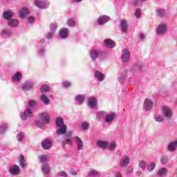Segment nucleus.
I'll return each instance as SVG.
<instances>
[{"label": "nucleus", "instance_id": "16", "mask_svg": "<svg viewBox=\"0 0 177 177\" xmlns=\"http://www.w3.org/2000/svg\"><path fill=\"white\" fill-rule=\"evenodd\" d=\"M42 148L44 150H49L52 148V141L50 140H45L41 142Z\"/></svg>", "mask_w": 177, "mask_h": 177}, {"label": "nucleus", "instance_id": "58", "mask_svg": "<svg viewBox=\"0 0 177 177\" xmlns=\"http://www.w3.org/2000/svg\"><path fill=\"white\" fill-rule=\"evenodd\" d=\"M70 173L73 176H75V175H77V171L75 169H71L70 170Z\"/></svg>", "mask_w": 177, "mask_h": 177}, {"label": "nucleus", "instance_id": "3", "mask_svg": "<svg viewBox=\"0 0 177 177\" xmlns=\"http://www.w3.org/2000/svg\"><path fill=\"white\" fill-rule=\"evenodd\" d=\"M168 30V26L165 24H160L156 28V34L158 35H164L167 34V31Z\"/></svg>", "mask_w": 177, "mask_h": 177}, {"label": "nucleus", "instance_id": "9", "mask_svg": "<svg viewBox=\"0 0 177 177\" xmlns=\"http://www.w3.org/2000/svg\"><path fill=\"white\" fill-rule=\"evenodd\" d=\"M163 114L166 119L171 120L172 118V111L168 106H164L162 108Z\"/></svg>", "mask_w": 177, "mask_h": 177}, {"label": "nucleus", "instance_id": "11", "mask_svg": "<svg viewBox=\"0 0 177 177\" xmlns=\"http://www.w3.org/2000/svg\"><path fill=\"white\" fill-rule=\"evenodd\" d=\"M120 28L122 32H127L128 30V23L127 22L126 20L122 19L120 21Z\"/></svg>", "mask_w": 177, "mask_h": 177}, {"label": "nucleus", "instance_id": "32", "mask_svg": "<svg viewBox=\"0 0 177 177\" xmlns=\"http://www.w3.org/2000/svg\"><path fill=\"white\" fill-rule=\"evenodd\" d=\"M55 125H57V127L64 126V122L63 121V118L62 117H58L56 118Z\"/></svg>", "mask_w": 177, "mask_h": 177}, {"label": "nucleus", "instance_id": "57", "mask_svg": "<svg viewBox=\"0 0 177 177\" xmlns=\"http://www.w3.org/2000/svg\"><path fill=\"white\" fill-rule=\"evenodd\" d=\"M140 3V0H134L133 5V6H138Z\"/></svg>", "mask_w": 177, "mask_h": 177}, {"label": "nucleus", "instance_id": "52", "mask_svg": "<svg viewBox=\"0 0 177 177\" xmlns=\"http://www.w3.org/2000/svg\"><path fill=\"white\" fill-rule=\"evenodd\" d=\"M44 53H45V48L44 47L39 48V50H37L38 56H42Z\"/></svg>", "mask_w": 177, "mask_h": 177}, {"label": "nucleus", "instance_id": "4", "mask_svg": "<svg viewBox=\"0 0 177 177\" xmlns=\"http://www.w3.org/2000/svg\"><path fill=\"white\" fill-rule=\"evenodd\" d=\"M121 60L123 63H128L131 60V53L129 50L123 49L121 53Z\"/></svg>", "mask_w": 177, "mask_h": 177}, {"label": "nucleus", "instance_id": "38", "mask_svg": "<svg viewBox=\"0 0 177 177\" xmlns=\"http://www.w3.org/2000/svg\"><path fill=\"white\" fill-rule=\"evenodd\" d=\"M168 161H169V159L168 158V156H162L160 158V162L163 165H165V164H168Z\"/></svg>", "mask_w": 177, "mask_h": 177}, {"label": "nucleus", "instance_id": "19", "mask_svg": "<svg viewBox=\"0 0 177 177\" xmlns=\"http://www.w3.org/2000/svg\"><path fill=\"white\" fill-rule=\"evenodd\" d=\"M88 104L91 109H95L97 106V100L95 97H90L88 98Z\"/></svg>", "mask_w": 177, "mask_h": 177}, {"label": "nucleus", "instance_id": "60", "mask_svg": "<svg viewBox=\"0 0 177 177\" xmlns=\"http://www.w3.org/2000/svg\"><path fill=\"white\" fill-rule=\"evenodd\" d=\"M64 86H66V88H68V86H71V84H70V82H64Z\"/></svg>", "mask_w": 177, "mask_h": 177}, {"label": "nucleus", "instance_id": "50", "mask_svg": "<svg viewBox=\"0 0 177 177\" xmlns=\"http://www.w3.org/2000/svg\"><path fill=\"white\" fill-rule=\"evenodd\" d=\"M141 15H142V11L140 10V8H138L135 12V16H136V19H140Z\"/></svg>", "mask_w": 177, "mask_h": 177}, {"label": "nucleus", "instance_id": "53", "mask_svg": "<svg viewBox=\"0 0 177 177\" xmlns=\"http://www.w3.org/2000/svg\"><path fill=\"white\" fill-rule=\"evenodd\" d=\"M117 144H115V142H113L109 145V150H114V149H116Z\"/></svg>", "mask_w": 177, "mask_h": 177}, {"label": "nucleus", "instance_id": "41", "mask_svg": "<svg viewBox=\"0 0 177 177\" xmlns=\"http://www.w3.org/2000/svg\"><path fill=\"white\" fill-rule=\"evenodd\" d=\"M156 15L158 17H164L165 15V10H164L163 9L158 10H156Z\"/></svg>", "mask_w": 177, "mask_h": 177}, {"label": "nucleus", "instance_id": "7", "mask_svg": "<svg viewBox=\"0 0 177 177\" xmlns=\"http://www.w3.org/2000/svg\"><path fill=\"white\" fill-rule=\"evenodd\" d=\"M32 118V111L30 107H28L24 112L21 113V120H27V118Z\"/></svg>", "mask_w": 177, "mask_h": 177}, {"label": "nucleus", "instance_id": "56", "mask_svg": "<svg viewBox=\"0 0 177 177\" xmlns=\"http://www.w3.org/2000/svg\"><path fill=\"white\" fill-rule=\"evenodd\" d=\"M58 176L68 177L67 173L64 171H61L58 173Z\"/></svg>", "mask_w": 177, "mask_h": 177}, {"label": "nucleus", "instance_id": "43", "mask_svg": "<svg viewBox=\"0 0 177 177\" xmlns=\"http://www.w3.org/2000/svg\"><path fill=\"white\" fill-rule=\"evenodd\" d=\"M17 139L18 142H23V139H24V134L22 132L19 133L17 135Z\"/></svg>", "mask_w": 177, "mask_h": 177}, {"label": "nucleus", "instance_id": "25", "mask_svg": "<svg viewBox=\"0 0 177 177\" xmlns=\"http://www.w3.org/2000/svg\"><path fill=\"white\" fill-rule=\"evenodd\" d=\"M127 75H128V71L124 69L121 73L119 77L120 82H125V80H127Z\"/></svg>", "mask_w": 177, "mask_h": 177}, {"label": "nucleus", "instance_id": "61", "mask_svg": "<svg viewBox=\"0 0 177 177\" xmlns=\"http://www.w3.org/2000/svg\"><path fill=\"white\" fill-rule=\"evenodd\" d=\"M115 177H122V174L120 171H117L115 174Z\"/></svg>", "mask_w": 177, "mask_h": 177}, {"label": "nucleus", "instance_id": "29", "mask_svg": "<svg viewBox=\"0 0 177 177\" xmlns=\"http://www.w3.org/2000/svg\"><path fill=\"white\" fill-rule=\"evenodd\" d=\"M23 77V75L20 73V72H16L14 75L12 76V81L15 82H19Z\"/></svg>", "mask_w": 177, "mask_h": 177}, {"label": "nucleus", "instance_id": "20", "mask_svg": "<svg viewBox=\"0 0 177 177\" xmlns=\"http://www.w3.org/2000/svg\"><path fill=\"white\" fill-rule=\"evenodd\" d=\"M104 45L106 46L107 48H110L111 49H113L115 46V44H114V41L111 39H106L104 40Z\"/></svg>", "mask_w": 177, "mask_h": 177}, {"label": "nucleus", "instance_id": "48", "mask_svg": "<svg viewBox=\"0 0 177 177\" xmlns=\"http://www.w3.org/2000/svg\"><path fill=\"white\" fill-rule=\"evenodd\" d=\"M10 34H12V32H10V30H3L1 32V35L2 37H9V35H10Z\"/></svg>", "mask_w": 177, "mask_h": 177}, {"label": "nucleus", "instance_id": "35", "mask_svg": "<svg viewBox=\"0 0 177 177\" xmlns=\"http://www.w3.org/2000/svg\"><path fill=\"white\" fill-rule=\"evenodd\" d=\"M76 100L80 103L82 104L84 102H85V95H77L75 96Z\"/></svg>", "mask_w": 177, "mask_h": 177}, {"label": "nucleus", "instance_id": "55", "mask_svg": "<svg viewBox=\"0 0 177 177\" xmlns=\"http://www.w3.org/2000/svg\"><path fill=\"white\" fill-rule=\"evenodd\" d=\"M55 35V32H50L47 34L46 38L48 39H50V38L53 37Z\"/></svg>", "mask_w": 177, "mask_h": 177}, {"label": "nucleus", "instance_id": "14", "mask_svg": "<svg viewBox=\"0 0 177 177\" xmlns=\"http://www.w3.org/2000/svg\"><path fill=\"white\" fill-rule=\"evenodd\" d=\"M100 55L101 53L97 50L93 49L90 51V56L93 62H95V60H96L99 57V56H100Z\"/></svg>", "mask_w": 177, "mask_h": 177}, {"label": "nucleus", "instance_id": "28", "mask_svg": "<svg viewBox=\"0 0 177 177\" xmlns=\"http://www.w3.org/2000/svg\"><path fill=\"white\" fill-rule=\"evenodd\" d=\"M68 35V29L64 28L59 31V37H61L62 39H66V38H67Z\"/></svg>", "mask_w": 177, "mask_h": 177}, {"label": "nucleus", "instance_id": "54", "mask_svg": "<svg viewBox=\"0 0 177 177\" xmlns=\"http://www.w3.org/2000/svg\"><path fill=\"white\" fill-rule=\"evenodd\" d=\"M142 70V65H138L133 67V72L135 73V71H140Z\"/></svg>", "mask_w": 177, "mask_h": 177}, {"label": "nucleus", "instance_id": "27", "mask_svg": "<svg viewBox=\"0 0 177 177\" xmlns=\"http://www.w3.org/2000/svg\"><path fill=\"white\" fill-rule=\"evenodd\" d=\"M95 78H97L100 81V82H102V81H104V75L102 73V72L96 71L94 74Z\"/></svg>", "mask_w": 177, "mask_h": 177}, {"label": "nucleus", "instance_id": "42", "mask_svg": "<svg viewBox=\"0 0 177 177\" xmlns=\"http://www.w3.org/2000/svg\"><path fill=\"white\" fill-rule=\"evenodd\" d=\"M100 175V173L96 170H91L88 172V176H99Z\"/></svg>", "mask_w": 177, "mask_h": 177}, {"label": "nucleus", "instance_id": "22", "mask_svg": "<svg viewBox=\"0 0 177 177\" xmlns=\"http://www.w3.org/2000/svg\"><path fill=\"white\" fill-rule=\"evenodd\" d=\"M19 23L20 22L17 19H10L8 21L7 24H8V26H9V27L15 28V27H17V26H19Z\"/></svg>", "mask_w": 177, "mask_h": 177}, {"label": "nucleus", "instance_id": "18", "mask_svg": "<svg viewBox=\"0 0 177 177\" xmlns=\"http://www.w3.org/2000/svg\"><path fill=\"white\" fill-rule=\"evenodd\" d=\"M153 107V102L150 99H146L144 102L143 109L144 110H151Z\"/></svg>", "mask_w": 177, "mask_h": 177}, {"label": "nucleus", "instance_id": "47", "mask_svg": "<svg viewBox=\"0 0 177 177\" xmlns=\"http://www.w3.org/2000/svg\"><path fill=\"white\" fill-rule=\"evenodd\" d=\"M67 24L69 26V27H74V26H75V21H74V19L71 18L68 19Z\"/></svg>", "mask_w": 177, "mask_h": 177}, {"label": "nucleus", "instance_id": "1", "mask_svg": "<svg viewBox=\"0 0 177 177\" xmlns=\"http://www.w3.org/2000/svg\"><path fill=\"white\" fill-rule=\"evenodd\" d=\"M58 129L56 131L57 135H64L65 139L62 141V147H66V145L73 144V131L67 132V127L66 125L58 127Z\"/></svg>", "mask_w": 177, "mask_h": 177}, {"label": "nucleus", "instance_id": "2", "mask_svg": "<svg viewBox=\"0 0 177 177\" xmlns=\"http://www.w3.org/2000/svg\"><path fill=\"white\" fill-rule=\"evenodd\" d=\"M40 118L41 121V120L35 121V124L39 128H44V127H45V124H49L50 117L48 115V113H41Z\"/></svg>", "mask_w": 177, "mask_h": 177}, {"label": "nucleus", "instance_id": "13", "mask_svg": "<svg viewBox=\"0 0 177 177\" xmlns=\"http://www.w3.org/2000/svg\"><path fill=\"white\" fill-rule=\"evenodd\" d=\"M110 20V17L107 15H102L98 18V24L102 26V24H106Z\"/></svg>", "mask_w": 177, "mask_h": 177}, {"label": "nucleus", "instance_id": "24", "mask_svg": "<svg viewBox=\"0 0 177 177\" xmlns=\"http://www.w3.org/2000/svg\"><path fill=\"white\" fill-rule=\"evenodd\" d=\"M28 13H30V11L28 10V8H23L19 12V17H21V19H24V17H26Z\"/></svg>", "mask_w": 177, "mask_h": 177}, {"label": "nucleus", "instance_id": "33", "mask_svg": "<svg viewBox=\"0 0 177 177\" xmlns=\"http://www.w3.org/2000/svg\"><path fill=\"white\" fill-rule=\"evenodd\" d=\"M39 161L41 164H46V162L48 161V156L47 155H41L38 156Z\"/></svg>", "mask_w": 177, "mask_h": 177}, {"label": "nucleus", "instance_id": "30", "mask_svg": "<svg viewBox=\"0 0 177 177\" xmlns=\"http://www.w3.org/2000/svg\"><path fill=\"white\" fill-rule=\"evenodd\" d=\"M3 17L5 20H10V19L13 17V12H12V11H6L3 15Z\"/></svg>", "mask_w": 177, "mask_h": 177}, {"label": "nucleus", "instance_id": "21", "mask_svg": "<svg viewBox=\"0 0 177 177\" xmlns=\"http://www.w3.org/2000/svg\"><path fill=\"white\" fill-rule=\"evenodd\" d=\"M97 146L103 150H106L109 147V142L102 140L97 141Z\"/></svg>", "mask_w": 177, "mask_h": 177}, {"label": "nucleus", "instance_id": "10", "mask_svg": "<svg viewBox=\"0 0 177 177\" xmlns=\"http://www.w3.org/2000/svg\"><path fill=\"white\" fill-rule=\"evenodd\" d=\"M73 140L77 145V150H84V142L78 136L73 137Z\"/></svg>", "mask_w": 177, "mask_h": 177}, {"label": "nucleus", "instance_id": "8", "mask_svg": "<svg viewBox=\"0 0 177 177\" xmlns=\"http://www.w3.org/2000/svg\"><path fill=\"white\" fill-rule=\"evenodd\" d=\"M131 161V158L129 156H124L120 161V166L122 168H127L128 165H129V162Z\"/></svg>", "mask_w": 177, "mask_h": 177}, {"label": "nucleus", "instance_id": "36", "mask_svg": "<svg viewBox=\"0 0 177 177\" xmlns=\"http://www.w3.org/2000/svg\"><path fill=\"white\" fill-rule=\"evenodd\" d=\"M146 165H147V163L145 160H140L138 162V167L141 168L142 171L146 169Z\"/></svg>", "mask_w": 177, "mask_h": 177}, {"label": "nucleus", "instance_id": "5", "mask_svg": "<svg viewBox=\"0 0 177 177\" xmlns=\"http://www.w3.org/2000/svg\"><path fill=\"white\" fill-rule=\"evenodd\" d=\"M115 119V113L109 112L105 115L104 122L109 125H111Z\"/></svg>", "mask_w": 177, "mask_h": 177}, {"label": "nucleus", "instance_id": "62", "mask_svg": "<svg viewBox=\"0 0 177 177\" xmlns=\"http://www.w3.org/2000/svg\"><path fill=\"white\" fill-rule=\"evenodd\" d=\"M140 37L141 39H145V35L144 34H141L140 35Z\"/></svg>", "mask_w": 177, "mask_h": 177}, {"label": "nucleus", "instance_id": "37", "mask_svg": "<svg viewBox=\"0 0 177 177\" xmlns=\"http://www.w3.org/2000/svg\"><path fill=\"white\" fill-rule=\"evenodd\" d=\"M40 91L41 93H46V92H49L50 91V87L48 86V85H43L40 88Z\"/></svg>", "mask_w": 177, "mask_h": 177}, {"label": "nucleus", "instance_id": "15", "mask_svg": "<svg viewBox=\"0 0 177 177\" xmlns=\"http://www.w3.org/2000/svg\"><path fill=\"white\" fill-rule=\"evenodd\" d=\"M9 172L11 175H19L20 174V167L17 165H13L9 169Z\"/></svg>", "mask_w": 177, "mask_h": 177}, {"label": "nucleus", "instance_id": "40", "mask_svg": "<svg viewBox=\"0 0 177 177\" xmlns=\"http://www.w3.org/2000/svg\"><path fill=\"white\" fill-rule=\"evenodd\" d=\"M6 129H8V124H5L0 125V135H3Z\"/></svg>", "mask_w": 177, "mask_h": 177}, {"label": "nucleus", "instance_id": "12", "mask_svg": "<svg viewBox=\"0 0 177 177\" xmlns=\"http://www.w3.org/2000/svg\"><path fill=\"white\" fill-rule=\"evenodd\" d=\"M34 86V83L31 81H26L24 84L21 86V88L24 91H30V89H32Z\"/></svg>", "mask_w": 177, "mask_h": 177}, {"label": "nucleus", "instance_id": "17", "mask_svg": "<svg viewBox=\"0 0 177 177\" xmlns=\"http://www.w3.org/2000/svg\"><path fill=\"white\" fill-rule=\"evenodd\" d=\"M41 171L44 175H49L50 174V166L48 163H43L41 165Z\"/></svg>", "mask_w": 177, "mask_h": 177}, {"label": "nucleus", "instance_id": "26", "mask_svg": "<svg viewBox=\"0 0 177 177\" xmlns=\"http://www.w3.org/2000/svg\"><path fill=\"white\" fill-rule=\"evenodd\" d=\"M41 101L45 104V106H48V104H50V100H49V97L46 96V95L43 94L40 97Z\"/></svg>", "mask_w": 177, "mask_h": 177}, {"label": "nucleus", "instance_id": "59", "mask_svg": "<svg viewBox=\"0 0 177 177\" xmlns=\"http://www.w3.org/2000/svg\"><path fill=\"white\" fill-rule=\"evenodd\" d=\"M35 20V19L34 17H30L28 18V23H34Z\"/></svg>", "mask_w": 177, "mask_h": 177}, {"label": "nucleus", "instance_id": "49", "mask_svg": "<svg viewBox=\"0 0 177 177\" xmlns=\"http://www.w3.org/2000/svg\"><path fill=\"white\" fill-rule=\"evenodd\" d=\"M154 120L156 122H162L164 121V118L161 115H155Z\"/></svg>", "mask_w": 177, "mask_h": 177}, {"label": "nucleus", "instance_id": "45", "mask_svg": "<svg viewBox=\"0 0 177 177\" xmlns=\"http://www.w3.org/2000/svg\"><path fill=\"white\" fill-rule=\"evenodd\" d=\"M50 30L51 32H55L57 30V24L53 23L50 25Z\"/></svg>", "mask_w": 177, "mask_h": 177}, {"label": "nucleus", "instance_id": "64", "mask_svg": "<svg viewBox=\"0 0 177 177\" xmlns=\"http://www.w3.org/2000/svg\"><path fill=\"white\" fill-rule=\"evenodd\" d=\"M142 2H145V1H147V0H140Z\"/></svg>", "mask_w": 177, "mask_h": 177}, {"label": "nucleus", "instance_id": "46", "mask_svg": "<svg viewBox=\"0 0 177 177\" xmlns=\"http://www.w3.org/2000/svg\"><path fill=\"white\" fill-rule=\"evenodd\" d=\"M80 127L83 131L88 130V128H89V123L88 122H83L80 124Z\"/></svg>", "mask_w": 177, "mask_h": 177}, {"label": "nucleus", "instance_id": "39", "mask_svg": "<svg viewBox=\"0 0 177 177\" xmlns=\"http://www.w3.org/2000/svg\"><path fill=\"white\" fill-rule=\"evenodd\" d=\"M106 114H107V113H106L105 111H100L96 115V118H97V120H99V121H101L102 118L104 117V118H106Z\"/></svg>", "mask_w": 177, "mask_h": 177}, {"label": "nucleus", "instance_id": "6", "mask_svg": "<svg viewBox=\"0 0 177 177\" xmlns=\"http://www.w3.org/2000/svg\"><path fill=\"white\" fill-rule=\"evenodd\" d=\"M35 5L39 9H46V8L49 7V3L46 0H35Z\"/></svg>", "mask_w": 177, "mask_h": 177}, {"label": "nucleus", "instance_id": "31", "mask_svg": "<svg viewBox=\"0 0 177 177\" xmlns=\"http://www.w3.org/2000/svg\"><path fill=\"white\" fill-rule=\"evenodd\" d=\"M158 177H165L167 176V169L161 168L157 172Z\"/></svg>", "mask_w": 177, "mask_h": 177}, {"label": "nucleus", "instance_id": "34", "mask_svg": "<svg viewBox=\"0 0 177 177\" xmlns=\"http://www.w3.org/2000/svg\"><path fill=\"white\" fill-rule=\"evenodd\" d=\"M19 165L21 168H26V159L23 155L19 156Z\"/></svg>", "mask_w": 177, "mask_h": 177}, {"label": "nucleus", "instance_id": "63", "mask_svg": "<svg viewBox=\"0 0 177 177\" xmlns=\"http://www.w3.org/2000/svg\"><path fill=\"white\" fill-rule=\"evenodd\" d=\"M82 0H75V2H81Z\"/></svg>", "mask_w": 177, "mask_h": 177}, {"label": "nucleus", "instance_id": "23", "mask_svg": "<svg viewBox=\"0 0 177 177\" xmlns=\"http://www.w3.org/2000/svg\"><path fill=\"white\" fill-rule=\"evenodd\" d=\"M176 147H177V140H174L171 142L168 146H167V149L169 151H175V150H176Z\"/></svg>", "mask_w": 177, "mask_h": 177}, {"label": "nucleus", "instance_id": "44", "mask_svg": "<svg viewBox=\"0 0 177 177\" xmlns=\"http://www.w3.org/2000/svg\"><path fill=\"white\" fill-rule=\"evenodd\" d=\"M156 168V163L151 162L148 165L147 169L149 171V172H151L154 169Z\"/></svg>", "mask_w": 177, "mask_h": 177}, {"label": "nucleus", "instance_id": "51", "mask_svg": "<svg viewBox=\"0 0 177 177\" xmlns=\"http://www.w3.org/2000/svg\"><path fill=\"white\" fill-rule=\"evenodd\" d=\"M28 106L29 109L30 107H35L37 106V102L34 100H32L28 102Z\"/></svg>", "mask_w": 177, "mask_h": 177}]
</instances>
